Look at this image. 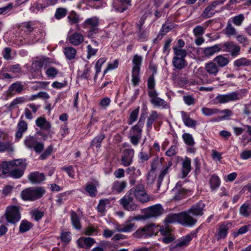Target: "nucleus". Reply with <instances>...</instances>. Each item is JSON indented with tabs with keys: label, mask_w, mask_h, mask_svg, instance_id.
I'll use <instances>...</instances> for the list:
<instances>
[{
	"label": "nucleus",
	"mask_w": 251,
	"mask_h": 251,
	"mask_svg": "<svg viewBox=\"0 0 251 251\" xmlns=\"http://www.w3.org/2000/svg\"><path fill=\"white\" fill-rule=\"evenodd\" d=\"M144 122V114H141L138 123L132 126L129 131L128 138L130 143L134 146L139 144L142 138Z\"/></svg>",
	"instance_id": "f257e3e1"
},
{
	"label": "nucleus",
	"mask_w": 251,
	"mask_h": 251,
	"mask_svg": "<svg viewBox=\"0 0 251 251\" xmlns=\"http://www.w3.org/2000/svg\"><path fill=\"white\" fill-rule=\"evenodd\" d=\"M45 192L43 187H30L23 190L21 193L20 196L24 201H34L42 197Z\"/></svg>",
	"instance_id": "f03ea898"
},
{
	"label": "nucleus",
	"mask_w": 251,
	"mask_h": 251,
	"mask_svg": "<svg viewBox=\"0 0 251 251\" xmlns=\"http://www.w3.org/2000/svg\"><path fill=\"white\" fill-rule=\"evenodd\" d=\"M142 60L143 57L138 54L134 55L132 59L131 81L134 86L138 85L140 81L139 73Z\"/></svg>",
	"instance_id": "7ed1b4c3"
},
{
	"label": "nucleus",
	"mask_w": 251,
	"mask_h": 251,
	"mask_svg": "<svg viewBox=\"0 0 251 251\" xmlns=\"http://www.w3.org/2000/svg\"><path fill=\"white\" fill-rule=\"evenodd\" d=\"M129 194L133 195L136 199L141 203H145L149 201L150 197L146 193L145 186L140 183L129 191Z\"/></svg>",
	"instance_id": "20e7f679"
},
{
	"label": "nucleus",
	"mask_w": 251,
	"mask_h": 251,
	"mask_svg": "<svg viewBox=\"0 0 251 251\" xmlns=\"http://www.w3.org/2000/svg\"><path fill=\"white\" fill-rule=\"evenodd\" d=\"M4 216L6 221L11 224H15L18 222L21 218L20 207L16 205H9L5 210Z\"/></svg>",
	"instance_id": "39448f33"
},
{
	"label": "nucleus",
	"mask_w": 251,
	"mask_h": 251,
	"mask_svg": "<svg viewBox=\"0 0 251 251\" xmlns=\"http://www.w3.org/2000/svg\"><path fill=\"white\" fill-rule=\"evenodd\" d=\"M26 166L27 163L25 159H17L16 165L13 168L7 176H10L15 179L21 178L24 175Z\"/></svg>",
	"instance_id": "423d86ee"
},
{
	"label": "nucleus",
	"mask_w": 251,
	"mask_h": 251,
	"mask_svg": "<svg viewBox=\"0 0 251 251\" xmlns=\"http://www.w3.org/2000/svg\"><path fill=\"white\" fill-rule=\"evenodd\" d=\"M24 145L30 150H34L37 153L41 152L44 148V145L42 143L37 141L36 138L33 136H27L24 139Z\"/></svg>",
	"instance_id": "0eeeda50"
},
{
	"label": "nucleus",
	"mask_w": 251,
	"mask_h": 251,
	"mask_svg": "<svg viewBox=\"0 0 251 251\" xmlns=\"http://www.w3.org/2000/svg\"><path fill=\"white\" fill-rule=\"evenodd\" d=\"M132 195L128 191L126 194L120 199L119 203L126 210L129 211H136L138 209V205L134 202Z\"/></svg>",
	"instance_id": "6e6552de"
},
{
	"label": "nucleus",
	"mask_w": 251,
	"mask_h": 251,
	"mask_svg": "<svg viewBox=\"0 0 251 251\" xmlns=\"http://www.w3.org/2000/svg\"><path fill=\"white\" fill-rule=\"evenodd\" d=\"M140 219V216L130 217L124 223L116 225L115 226V230L118 232H130L133 230L135 226V224L131 223V222L133 220H139Z\"/></svg>",
	"instance_id": "1a4fd4ad"
},
{
	"label": "nucleus",
	"mask_w": 251,
	"mask_h": 251,
	"mask_svg": "<svg viewBox=\"0 0 251 251\" xmlns=\"http://www.w3.org/2000/svg\"><path fill=\"white\" fill-rule=\"evenodd\" d=\"M242 98L241 95L237 92H233L224 95H219L214 99L216 104H223L230 101L239 100Z\"/></svg>",
	"instance_id": "9d476101"
},
{
	"label": "nucleus",
	"mask_w": 251,
	"mask_h": 251,
	"mask_svg": "<svg viewBox=\"0 0 251 251\" xmlns=\"http://www.w3.org/2000/svg\"><path fill=\"white\" fill-rule=\"evenodd\" d=\"M199 229V228H198L178 239L176 242L175 247L184 248L188 246L191 241L197 237Z\"/></svg>",
	"instance_id": "9b49d317"
},
{
	"label": "nucleus",
	"mask_w": 251,
	"mask_h": 251,
	"mask_svg": "<svg viewBox=\"0 0 251 251\" xmlns=\"http://www.w3.org/2000/svg\"><path fill=\"white\" fill-rule=\"evenodd\" d=\"M191 213L189 211L182 212L180 213L179 224L181 225L192 227L194 226L197 222V220L191 215Z\"/></svg>",
	"instance_id": "f8f14e48"
},
{
	"label": "nucleus",
	"mask_w": 251,
	"mask_h": 251,
	"mask_svg": "<svg viewBox=\"0 0 251 251\" xmlns=\"http://www.w3.org/2000/svg\"><path fill=\"white\" fill-rule=\"evenodd\" d=\"M220 47L224 51L228 52L233 57L237 56L239 54L240 47L233 42H227L224 44H220Z\"/></svg>",
	"instance_id": "ddd939ff"
},
{
	"label": "nucleus",
	"mask_w": 251,
	"mask_h": 251,
	"mask_svg": "<svg viewBox=\"0 0 251 251\" xmlns=\"http://www.w3.org/2000/svg\"><path fill=\"white\" fill-rule=\"evenodd\" d=\"M148 95L150 98L151 103L154 106L163 108L167 105V102L165 100L157 97L158 93L156 90L149 91Z\"/></svg>",
	"instance_id": "4468645a"
},
{
	"label": "nucleus",
	"mask_w": 251,
	"mask_h": 251,
	"mask_svg": "<svg viewBox=\"0 0 251 251\" xmlns=\"http://www.w3.org/2000/svg\"><path fill=\"white\" fill-rule=\"evenodd\" d=\"M134 152V150L133 149H126L124 150L121 159V164L125 167L130 165L133 162Z\"/></svg>",
	"instance_id": "2eb2a0df"
},
{
	"label": "nucleus",
	"mask_w": 251,
	"mask_h": 251,
	"mask_svg": "<svg viewBox=\"0 0 251 251\" xmlns=\"http://www.w3.org/2000/svg\"><path fill=\"white\" fill-rule=\"evenodd\" d=\"M164 209L160 204H155L148 208L146 211L145 216L146 218L156 217L163 213Z\"/></svg>",
	"instance_id": "dca6fc26"
},
{
	"label": "nucleus",
	"mask_w": 251,
	"mask_h": 251,
	"mask_svg": "<svg viewBox=\"0 0 251 251\" xmlns=\"http://www.w3.org/2000/svg\"><path fill=\"white\" fill-rule=\"evenodd\" d=\"M145 227L148 237L156 235L159 231H160L161 234L163 235H167L170 232L169 230L161 229L158 226H156L154 224L149 225Z\"/></svg>",
	"instance_id": "f3484780"
},
{
	"label": "nucleus",
	"mask_w": 251,
	"mask_h": 251,
	"mask_svg": "<svg viewBox=\"0 0 251 251\" xmlns=\"http://www.w3.org/2000/svg\"><path fill=\"white\" fill-rule=\"evenodd\" d=\"M24 86L21 81H16L11 84L7 91L8 96H13L15 93L21 94L24 90Z\"/></svg>",
	"instance_id": "a211bd4d"
},
{
	"label": "nucleus",
	"mask_w": 251,
	"mask_h": 251,
	"mask_svg": "<svg viewBox=\"0 0 251 251\" xmlns=\"http://www.w3.org/2000/svg\"><path fill=\"white\" fill-rule=\"evenodd\" d=\"M205 204L200 201L195 204L193 205L188 210L194 216H201L203 214Z\"/></svg>",
	"instance_id": "6ab92c4d"
},
{
	"label": "nucleus",
	"mask_w": 251,
	"mask_h": 251,
	"mask_svg": "<svg viewBox=\"0 0 251 251\" xmlns=\"http://www.w3.org/2000/svg\"><path fill=\"white\" fill-rule=\"evenodd\" d=\"M172 192L174 194V199L176 200H180L185 198L186 195V190L182 187L181 182L176 183Z\"/></svg>",
	"instance_id": "aec40b11"
},
{
	"label": "nucleus",
	"mask_w": 251,
	"mask_h": 251,
	"mask_svg": "<svg viewBox=\"0 0 251 251\" xmlns=\"http://www.w3.org/2000/svg\"><path fill=\"white\" fill-rule=\"evenodd\" d=\"M67 39L71 44L78 46L83 43L84 37L81 33L75 32L68 36Z\"/></svg>",
	"instance_id": "412c9836"
},
{
	"label": "nucleus",
	"mask_w": 251,
	"mask_h": 251,
	"mask_svg": "<svg viewBox=\"0 0 251 251\" xmlns=\"http://www.w3.org/2000/svg\"><path fill=\"white\" fill-rule=\"evenodd\" d=\"M40 108V105L32 103L27 105L24 110V114L26 119L31 120L33 119L32 113L35 114Z\"/></svg>",
	"instance_id": "4be33fe9"
},
{
	"label": "nucleus",
	"mask_w": 251,
	"mask_h": 251,
	"mask_svg": "<svg viewBox=\"0 0 251 251\" xmlns=\"http://www.w3.org/2000/svg\"><path fill=\"white\" fill-rule=\"evenodd\" d=\"M17 130L15 133V138L19 141L23 137V134L27 130V124L24 120H20L17 125Z\"/></svg>",
	"instance_id": "5701e85b"
},
{
	"label": "nucleus",
	"mask_w": 251,
	"mask_h": 251,
	"mask_svg": "<svg viewBox=\"0 0 251 251\" xmlns=\"http://www.w3.org/2000/svg\"><path fill=\"white\" fill-rule=\"evenodd\" d=\"M204 69L210 75L216 76L219 72V68L215 62L210 61L205 64Z\"/></svg>",
	"instance_id": "b1692460"
},
{
	"label": "nucleus",
	"mask_w": 251,
	"mask_h": 251,
	"mask_svg": "<svg viewBox=\"0 0 251 251\" xmlns=\"http://www.w3.org/2000/svg\"><path fill=\"white\" fill-rule=\"evenodd\" d=\"M95 242V239L91 237H81L77 241L79 247L85 249L90 248Z\"/></svg>",
	"instance_id": "393cba45"
},
{
	"label": "nucleus",
	"mask_w": 251,
	"mask_h": 251,
	"mask_svg": "<svg viewBox=\"0 0 251 251\" xmlns=\"http://www.w3.org/2000/svg\"><path fill=\"white\" fill-rule=\"evenodd\" d=\"M99 42L96 40H92L91 44L87 46V58L89 59L91 57L95 56L98 51V49L96 48L99 46Z\"/></svg>",
	"instance_id": "a878e982"
},
{
	"label": "nucleus",
	"mask_w": 251,
	"mask_h": 251,
	"mask_svg": "<svg viewBox=\"0 0 251 251\" xmlns=\"http://www.w3.org/2000/svg\"><path fill=\"white\" fill-rule=\"evenodd\" d=\"M220 44L215 45L211 47H206L203 49V53L205 57L209 58L215 53L220 52L222 50Z\"/></svg>",
	"instance_id": "bb28decb"
},
{
	"label": "nucleus",
	"mask_w": 251,
	"mask_h": 251,
	"mask_svg": "<svg viewBox=\"0 0 251 251\" xmlns=\"http://www.w3.org/2000/svg\"><path fill=\"white\" fill-rule=\"evenodd\" d=\"M28 178L32 183H40L45 180V176L43 173L33 172L29 175Z\"/></svg>",
	"instance_id": "cd10ccee"
},
{
	"label": "nucleus",
	"mask_w": 251,
	"mask_h": 251,
	"mask_svg": "<svg viewBox=\"0 0 251 251\" xmlns=\"http://www.w3.org/2000/svg\"><path fill=\"white\" fill-rule=\"evenodd\" d=\"M228 225L229 224L224 223L219 226L218 232L215 235L217 240L224 239L226 236L229 229Z\"/></svg>",
	"instance_id": "c85d7f7f"
},
{
	"label": "nucleus",
	"mask_w": 251,
	"mask_h": 251,
	"mask_svg": "<svg viewBox=\"0 0 251 251\" xmlns=\"http://www.w3.org/2000/svg\"><path fill=\"white\" fill-rule=\"evenodd\" d=\"M17 159L10 161H3L1 163L2 173L6 176L9 175L13 168L16 165Z\"/></svg>",
	"instance_id": "c756f323"
},
{
	"label": "nucleus",
	"mask_w": 251,
	"mask_h": 251,
	"mask_svg": "<svg viewBox=\"0 0 251 251\" xmlns=\"http://www.w3.org/2000/svg\"><path fill=\"white\" fill-rule=\"evenodd\" d=\"M181 115L182 120L186 126L190 127H194L196 126L197 122L191 119L186 112L181 111Z\"/></svg>",
	"instance_id": "7c9ffc66"
},
{
	"label": "nucleus",
	"mask_w": 251,
	"mask_h": 251,
	"mask_svg": "<svg viewBox=\"0 0 251 251\" xmlns=\"http://www.w3.org/2000/svg\"><path fill=\"white\" fill-rule=\"evenodd\" d=\"M158 117L159 115L156 111H152L151 112L150 116L147 118L146 122L147 131L149 132L151 131L152 128L153 123L158 118Z\"/></svg>",
	"instance_id": "2f4dec72"
},
{
	"label": "nucleus",
	"mask_w": 251,
	"mask_h": 251,
	"mask_svg": "<svg viewBox=\"0 0 251 251\" xmlns=\"http://www.w3.org/2000/svg\"><path fill=\"white\" fill-rule=\"evenodd\" d=\"M126 185L125 181H115L112 184V189L113 192L120 193L124 191Z\"/></svg>",
	"instance_id": "473e14b6"
},
{
	"label": "nucleus",
	"mask_w": 251,
	"mask_h": 251,
	"mask_svg": "<svg viewBox=\"0 0 251 251\" xmlns=\"http://www.w3.org/2000/svg\"><path fill=\"white\" fill-rule=\"evenodd\" d=\"M35 123L37 126L45 130H49L51 127L50 123L43 117L38 118L35 121Z\"/></svg>",
	"instance_id": "72a5a7b5"
},
{
	"label": "nucleus",
	"mask_w": 251,
	"mask_h": 251,
	"mask_svg": "<svg viewBox=\"0 0 251 251\" xmlns=\"http://www.w3.org/2000/svg\"><path fill=\"white\" fill-rule=\"evenodd\" d=\"M213 61L219 68H223L226 66L229 63V59L222 55H219L214 58Z\"/></svg>",
	"instance_id": "f704fd0d"
},
{
	"label": "nucleus",
	"mask_w": 251,
	"mask_h": 251,
	"mask_svg": "<svg viewBox=\"0 0 251 251\" xmlns=\"http://www.w3.org/2000/svg\"><path fill=\"white\" fill-rule=\"evenodd\" d=\"M27 99L25 97H19L14 99L9 104L7 108L9 110H12L17 107L19 104L26 102Z\"/></svg>",
	"instance_id": "c9c22d12"
},
{
	"label": "nucleus",
	"mask_w": 251,
	"mask_h": 251,
	"mask_svg": "<svg viewBox=\"0 0 251 251\" xmlns=\"http://www.w3.org/2000/svg\"><path fill=\"white\" fill-rule=\"evenodd\" d=\"M173 66L177 69L181 70L187 66V62L184 58L174 57L172 60Z\"/></svg>",
	"instance_id": "e433bc0d"
},
{
	"label": "nucleus",
	"mask_w": 251,
	"mask_h": 251,
	"mask_svg": "<svg viewBox=\"0 0 251 251\" xmlns=\"http://www.w3.org/2000/svg\"><path fill=\"white\" fill-rule=\"evenodd\" d=\"M99 25V20L97 17H93L86 19L83 23L84 28L87 27H98Z\"/></svg>",
	"instance_id": "4c0bfd02"
},
{
	"label": "nucleus",
	"mask_w": 251,
	"mask_h": 251,
	"mask_svg": "<svg viewBox=\"0 0 251 251\" xmlns=\"http://www.w3.org/2000/svg\"><path fill=\"white\" fill-rule=\"evenodd\" d=\"M71 219L73 226L77 230L81 228L80 218L78 215L74 211L71 212Z\"/></svg>",
	"instance_id": "58836bf2"
},
{
	"label": "nucleus",
	"mask_w": 251,
	"mask_h": 251,
	"mask_svg": "<svg viewBox=\"0 0 251 251\" xmlns=\"http://www.w3.org/2000/svg\"><path fill=\"white\" fill-rule=\"evenodd\" d=\"M209 182L210 188L212 191L217 189L220 186L221 184L220 178L215 175H212L211 176Z\"/></svg>",
	"instance_id": "ea45409f"
},
{
	"label": "nucleus",
	"mask_w": 251,
	"mask_h": 251,
	"mask_svg": "<svg viewBox=\"0 0 251 251\" xmlns=\"http://www.w3.org/2000/svg\"><path fill=\"white\" fill-rule=\"evenodd\" d=\"M110 203V200L107 199L100 200L97 207L98 212L103 215L106 211V205Z\"/></svg>",
	"instance_id": "a19ab883"
},
{
	"label": "nucleus",
	"mask_w": 251,
	"mask_h": 251,
	"mask_svg": "<svg viewBox=\"0 0 251 251\" xmlns=\"http://www.w3.org/2000/svg\"><path fill=\"white\" fill-rule=\"evenodd\" d=\"M64 53L67 58L72 60L75 57L76 50L72 47H67L64 49Z\"/></svg>",
	"instance_id": "79ce46f5"
},
{
	"label": "nucleus",
	"mask_w": 251,
	"mask_h": 251,
	"mask_svg": "<svg viewBox=\"0 0 251 251\" xmlns=\"http://www.w3.org/2000/svg\"><path fill=\"white\" fill-rule=\"evenodd\" d=\"M71 25L78 24L80 21L79 15L74 10H72L67 17Z\"/></svg>",
	"instance_id": "37998d69"
},
{
	"label": "nucleus",
	"mask_w": 251,
	"mask_h": 251,
	"mask_svg": "<svg viewBox=\"0 0 251 251\" xmlns=\"http://www.w3.org/2000/svg\"><path fill=\"white\" fill-rule=\"evenodd\" d=\"M33 224L26 220H23L21 221L19 226V232L25 233L29 230L33 226Z\"/></svg>",
	"instance_id": "c03bdc74"
},
{
	"label": "nucleus",
	"mask_w": 251,
	"mask_h": 251,
	"mask_svg": "<svg viewBox=\"0 0 251 251\" xmlns=\"http://www.w3.org/2000/svg\"><path fill=\"white\" fill-rule=\"evenodd\" d=\"M233 65L235 67H237L251 66V60L242 57L234 61Z\"/></svg>",
	"instance_id": "a18cd8bd"
},
{
	"label": "nucleus",
	"mask_w": 251,
	"mask_h": 251,
	"mask_svg": "<svg viewBox=\"0 0 251 251\" xmlns=\"http://www.w3.org/2000/svg\"><path fill=\"white\" fill-rule=\"evenodd\" d=\"M191 170V160L187 158L182 163L183 177H186Z\"/></svg>",
	"instance_id": "49530a36"
},
{
	"label": "nucleus",
	"mask_w": 251,
	"mask_h": 251,
	"mask_svg": "<svg viewBox=\"0 0 251 251\" xmlns=\"http://www.w3.org/2000/svg\"><path fill=\"white\" fill-rule=\"evenodd\" d=\"M220 109L213 108H210L207 107H203L201 108V113L205 116H211L214 115L219 114Z\"/></svg>",
	"instance_id": "de8ad7c7"
},
{
	"label": "nucleus",
	"mask_w": 251,
	"mask_h": 251,
	"mask_svg": "<svg viewBox=\"0 0 251 251\" xmlns=\"http://www.w3.org/2000/svg\"><path fill=\"white\" fill-rule=\"evenodd\" d=\"M217 11L213 10L209 5L206 6L203 11L201 15V17L202 19H206L213 17Z\"/></svg>",
	"instance_id": "09e8293b"
},
{
	"label": "nucleus",
	"mask_w": 251,
	"mask_h": 251,
	"mask_svg": "<svg viewBox=\"0 0 251 251\" xmlns=\"http://www.w3.org/2000/svg\"><path fill=\"white\" fill-rule=\"evenodd\" d=\"M105 138L104 134H100L95 137L91 142V146L96 147L99 148L101 147V143L102 141Z\"/></svg>",
	"instance_id": "8fccbe9b"
},
{
	"label": "nucleus",
	"mask_w": 251,
	"mask_h": 251,
	"mask_svg": "<svg viewBox=\"0 0 251 251\" xmlns=\"http://www.w3.org/2000/svg\"><path fill=\"white\" fill-rule=\"evenodd\" d=\"M143 23L140 25H138V31L137 33L139 39L141 41H145L147 40V37L149 34V31L147 29H143L142 28Z\"/></svg>",
	"instance_id": "3c124183"
},
{
	"label": "nucleus",
	"mask_w": 251,
	"mask_h": 251,
	"mask_svg": "<svg viewBox=\"0 0 251 251\" xmlns=\"http://www.w3.org/2000/svg\"><path fill=\"white\" fill-rule=\"evenodd\" d=\"M240 214L244 217H249L251 213V207L248 203H244L241 205L239 210Z\"/></svg>",
	"instance_id": "603ef678"
},
{
	"label": "nucleus",
	"mask_w": 251,
	"mask_h": 251,
	"mask_svg": "<svg viewBox=\"0 0 251 251\" xmlns=\"http://www.w3.org/2000/svg\"><path fill=\"white\" fill-rule=\"evenodd\" d=\"M139 110L140 108L138 107L131 112L127 121L128 125H131L133 123L136 121L138 117Z\"/></svg>",
	"instance_id": "864d4df0"
},
{
	"label": "nucleus",
	"mask_w": 251,
	"mask_h": 251,
	"mask_svg": "<svg viewBox=\"0 0 251 251\" xmlns=\"http://www.w3.org/2000/svg\"><path fill=\"white\" fill-rule=\"evenodd\" d=\"M174 27V24L172 23H165L163 25L162 27L158 34V37L160 36H163L170 30Z\"/></svg>",
	"instance_id": "5fc2aeb1"
},
{
	"label": "nucleus",
	"mask_w": 251,
	"mask_h": 251,
	"mask_svg": "<svg viewBox=\"0 0 251 251\" xmlns=\"http://www.w3.org/2000/svg\"><path fill=\"white\" fill-rule=\"evenodd\" d=\"M14 150V147L10 142H2L0 141V152H4L5 151L8 152H13Z\"/></svg>",
	"instance_id": "6e6d98bb"
},
{
	"label": "nucleus",
	"mask_w": 251,
	"mask_h": 251,
	"mask_svg": "<svg viewBox=\"0 0 251 251\" xmlns=\"http://www.w3.org/2000/svg\"><path fill=\"white\" fill-rule=\"evenodd\" d=\"M172 165V162H169L168 165L161 172L160 174L158 176L157 179V184L159 186L164 178L165 176H166L169 172V170Z\"/></svg>",
	"instance_id": "4d7b16f0"
},
{
	"label": "nucleus",
	"mask_w": 251,
	"mask_h": 251,
	"mask_svg": "<svg viewBox=\"0 0 251 251\" xmlns=\"http://www.w3.org/2000/svg\"><path fill=\"white\" fill-rule=\"evenodd\" d=\"M99 231V229L97 227L90 226L85 228L84 230V234L86 235L93 236L97 235Z\"/></svg>",
	"instance_id": "13d9d810"
},
{
	"label": "nucleus",
	"mask_w": 251,
	"mask_h": 251,
	"mask_svg": "<svg viewBox=\"0 0 251 251\" xmlns=\"http://www.w3.org/2000/svg\"><path fill=\"white\" fill-rule=\"evenodd\" d=\"M175 57L184 58L186 56L187 51L185 50L178 48V47H173V48Z\"/></svg>",
	"instance_id": "bf43d9fd"
},
{
	"label": "nucleus",
	"mask_w": 251,
	"mask_h": 251,
	"mask_svg": "<svg viewBox=\"0 0 251 251\" xmlns=\"http://www.w3.org/2000/svg\"><path fill=\"white\" fill-rule=\"evenodd\" d=\"M180 213L178 214H172L168 215L165 220V222L167 223H174L177 222L179 223Z\"/></svg>",
	"instance_id": "052dcab7"
},
{
	"label": "nucleus",
	"mask_w": 251,
	"mask_h": 251,
	"mask_svg": "<svg viewBox=\"0 0 251 251\" xmlns=\"http://www.w3.org/2000/svg\"><path fill=\"white\" fill-rule=\"evenodd\" d=\"M151 157L150 152H144L143 150L142 149L138 155L139 162L144 163L148 161Z\"/></svg>",
	"instance_id": "680f3d73"
},
{
	"label": "nucleus",
	"mask_w": 251,
	"mask_h": 251,
	"mask_svg": "<svg viewBox=\"0 0 251 251\" xmlns=\"http://www.w3.org/2000/svg\"><path fill=\"white\" fill-rule=\"evenodd\" d=\"M67 13V9L65 8L60 7L57 8L54 17L57 20H60L65 17Z\"/></svg>",
	"instance_id": "e2e57ef3"
},
{
	"label": "nucleus",
	"mask_w": 251,
	"mask_h": 251,
	"mask_svg": "<svg viewBox=\"0 0 251 251\" xmlns=\"http://www.w3.org/2000/svg\"><path fill=\"white\" fill-rule=\"evenodd\" d=\"M224 114L225 115L218 117L217 119H214L212 120V121L214 122H216L223 120L227 117L230 116L232 114V112L229 109H224L223 110H220L219 114Z\"/></svg>",
	"instance_id": "0e129e2a"
},
{
	"label": "nucleus",
	"mask_w": 251,
	"mask_h": 251,
	"mask_svg": "<svg viewBox=\"0 0 251 251\" xmlns=\"http://www.w3.org/2000/svg\"><path fill=\"white\" fill-rule=\"evenodd\" d=\"M182 138L186 144L192 146L195 144L194 140L192 135L188 133H185L182 135Z\"/></svg>",
	"instance_id": "69168bd1"
},
{
	"label": "nucleus",
	"mask_w": 251,
	"mask_h": 251,
	"mask_svg": "<svg viewBox=\"0 0 251 251\" xmlns=\"http://www.w3.org/2000/svg\"><path fill=\"white\" fill-rule=\"evenodd\" d=\"M58 70L53 67H49L46 71V74L49 78H54L58 74Z\"/></svg>",
	"instance_id": "338daca9"
},
{
	"label": "nucleus",
	"mask_w": 251,
	"mask_h": 251,
	"mask_svg": "<svg viewBox=\"0 0 251 251\" xmlns=\"http://www.w3.org/2000/svg\"><path fill=\"white\" fill-rule=\"evenodd\" d=\"M245 19V17L243 14H239L234 16L232 18L233 24L236 26H240Z\"/></svg>",
	"instance_id": "774afa93"
}]
</instances>
